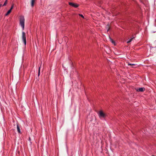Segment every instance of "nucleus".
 <instances>
[{
  "mask_svg": "<svg viewBox=\"0 0 156 156\" xmlns=\"http://www.w3.org/2000/svg\"><path fill=\"white\" fill-rule=\"evenodd\" d=\"M41 65H42V63H41V64H40V66H39V68L38 75V76H39L40 75V68L41 67Z\"/></svg>",
  "mask_w": 156,
  "mask_h": 156,
  "instance_id": "nucleus-9",
  "label": "nucleus"
},
{
  "mask_svg": "<svg viewBox=\"0 0 156 156\" xmlns=\"http://www.w3.org/2000/svg\"><path fill=\"white\" fill-rule=\"evenodd\" d=\"M13 6H14V5L12 4V6H11V8L9 9V10H10L11 11L12 10V9L13 8Z\"/></svg>",
  "mask_w": 156,
  "mask_h": 156,
  "instance_id": "nucleus-15",
  "label": "nucleus"
},
{
  "mask_svg": "<svg viewBox=\"0 0 156 156\" xmlns=\"http://www.w3.org/2000/svg\"><path fill=\"white\" fill-rule=\"evenodd\" d=\"M79 15L83 18H84V16L82 14H79Z\"/></svg>",
  "mask_w": 156,
  "mask_h": 156,
  "instance_id": "nucleus-16",
  "label": "nucleus"
},
{
  "mask_svg": "<svg viewBox=\"0 0 156 156\" xmlns=\"http://www.w3.org/2000/svg\"><path fill=\"white\" fill-rule=\"evenodd\" d=\"M22 38L24 45H26V33L24 32H22Z\"/></svg>",
  "mask_w": 156,
  "mask_h": 156,
  "instance_id": "nucleus-3",
  "label": "nucleus"
},
{
  "mask_svg": "<svg viewBox=\"0 0 156 156\" xmlns=\"http://www.w3.org/2000/svg\"><path fill=\"white\" fill-rule=\"evenodd\" d=\"M25 19L23 16H20V24L22 27L23 30L24 28Z\"/></svg>",
  "mask_w": 156,
  "mask_h": 156,
  "instance_id": "nucleus-1",
  "label": "nucleus"
},
{
  "mask_svg": "<svg viewBox=\"0 0 156 156\" xmlns=\"http://www.w3.org/2000/svg\"><path fill=\"white\" fill-rule=\"evenodd\" d=\"M69 4L70 5L74 8H77L79 6V5L78 4L73 3L71 2H69Z\"/></svg>",
  "mask_w": 156,
  "mask_h": 156,
  "instance_id": "nucleus-4",
  "label": "nucleus"
},
{
  "mask_svg": "<svg viewBox=\"0 0 156 156\" xmlns=\"http://www.w3.org/2000/svg\"><path fill=\"white\" fill-rule=\"evenodd\" d=\"M128 66H135V64H130V63H128Z\"/></svg>",
  "mask_w": 156,
  "mask_h": 156,
  "instance_id": "nucleus-14",
  "label": "nucleus"
},
{
  "mask_svg": "<svg viewBox=\"0 0 156 156\" xmlns=\"http://www.w3.org/2000/svg\"><path fill=\"white\" fill-rule=\"evenodd\" d=\"M17 128L18 132L20 133H21L20 131V127L19 126V124L18 123L17 124Z\"/></svg>",
  "mask_w": 156,
  "mask_h": 156,
  "instance_id": "nucleus-6",
  "label": "nucleus"
},
{
  "mask_svg": "<svg viewBox=\"0 0 156 156\" xmlns=\"http://www.w3.org/2000/svg\"><path fill=\"white\" fill-rule=\"evenodd\" d=\"M7 1H8V0H5L4 4H3V5H2V6H5L7 4Z\"/></svg>",
  "mask_w": 156,
  "mask_h": 156,
  "instance_id": "nucleus-12",
  "label": "nucleus"
},
{
  "mask_svg": "<svg viewBox=\"0 0 156 156\" xmlns=\"http://www.w3.org/2000/svg\"><path fill=\"white\" fill-rule=\"evenodd\" d=\"M30 140V138L29 137Z\"/></svg>",
  "mask_w": 156,
  "mask_h": 156,
  "instance_id": "nucleus-20",
  "label": "nucleus"
},
{
  "mask_svg": "<svg viewBox=\"0 0 156 156\" xmlns=\"http://www.w3.org/2000/svg\"><path fill=\"white\" fill-rule=\"evenodd\" d=\"M105 28L107 30V32H108L110 30V26L109 24H108L106 26Z\"/></svg>",
  "mask_w": 156,
  "mask_h": 156,
  "instance_id": "nucleus-7",
  "label": "nucleus"
},
{
  "mask_svg": "<svg viewBox=\"0 0 156 156\" xmlns=\"http://www.w3.org/2000/svg\"><path fill=\"white\" fill-rule=\"evenodd\" d=\"M152 156H155V155H152Z\"/></svg>",
  "mask_w": 156,
  "mask_h": 156,
  "instance_id": "nucleus-19",
  "label": "nucleus"
},
{
  "mask_svg": "<svg viewBox=\"0 0 156 156\" xmlns=\"http://www.w3.org/2000/svg\"><path fill=\"white\" fill-rule=\"evenodd\" d=\"M110 41L112 42V44H115V41L110 37Z\"/></svg>",
  "mask_w": 156,
  "mask_h": 156,
  "instance_id": "nucleus-11",
  "label": "nucleus"
},
{
  "mask_svg": "<svg viewBox=\"0 0 156 156\" xmlns=\"http://www.w3.org/2000/svg\"><path fill=\"white\" fill-rule=\"evenodd\" d=\"M98 115L100 119L105 118L107 116L106 114L104 113L101 110L98 113Z\"/></svg>",
  "mask_w": 156,
  "mask_h": 156,
  "instance_id": "nucleus-2",
  "label": "nucleus"
},
{
  "mask_svg": "<svg viewBox=\"0 0 156 156\" xmlns=\"http://www.w3.org/2000/svg\"><path fill=\"white\" fill-rule=\"evenodd\" d=\"M36 0H31V5L32 7L34 6V3Z\"/></svg>",
  "mask_w": 156,
  "mask_h": 156,
  "instance_id": "nucleus-8",
  "label": "nucleus"
},
{
  "mask_svg": "<svg viewBox=\"0 0 156 156\" xmlns=\"http://www.w3.org/2000/svg\"><path fill=\"white\" fill-rule=\"evenodd\" d=\"M2 6V4H0V8L1 7V6Z\"/></svg>",
  "mask_w": 156,
  "mask_h": 156,
  "instance_id": "nucleus-17",
  "label": "nucleus"
},
{
  "mask_svg": "<svg viewBox=\"0 0 156 156\" xmlns=\"http://www.w3.org/2000/svg\"><path fill=\"white\" fill-rule=\"evenodd\" d=\"M65 38H66V39H67V37H65Z\"/></svg>",
  "mask_w": 156,
  "mask_h": 156,
  "instance_id": "nucleus-18",
  "label": "nucleus"
},
{
  "mask_svg": "<svg viewBox=\"0 0 156 156\" xmlns=\"http://www.w3.org/2000/svg\"><path fill=\"white\" fill-rule=\"evenodd\" d=\"M135 90L137 91L142 92L145 91V89L144 87H140L136 89Z\"/></svg>",
  "mask_w": 156,
  "mask_h": 156,
  "instance_id": "nucleus-5",
  "label": "nucleus"
},
{
  "mask_svg": "<svg viewBox=\"0 0 156 156\" xmlns=\"http://www.w3.org/2000/svg\"><path fill=\"white\" fill-rule=\"evenodd\" d=\"M11 11L10 10H9L7 12V13L5 14V16H8L9 14H10V12H11Z\"/></svg>",
  "mask_w": 156,
  "mask_h": 156,
  "instance_id": "nucleus-10",
  "label": "nucleus"
},
{
  "mask_svg": "<svg viewBox=\"0 0 156 156\" xmlns=\"http://www.w3.org/2000/svg\"><path fill=\"white\" fill-rule=\"evenodd\" d=\"M134 38V37H133V38H131V39H130L129 41H127V43H129L130 42H131V41H132V40L133 39V38Z\"/></svg>",
  "mask_w": 156,
  "mask_h": 156,
  "instance_id": "nucleus-13",
  "label": "nucleus"
}]
</instances>
